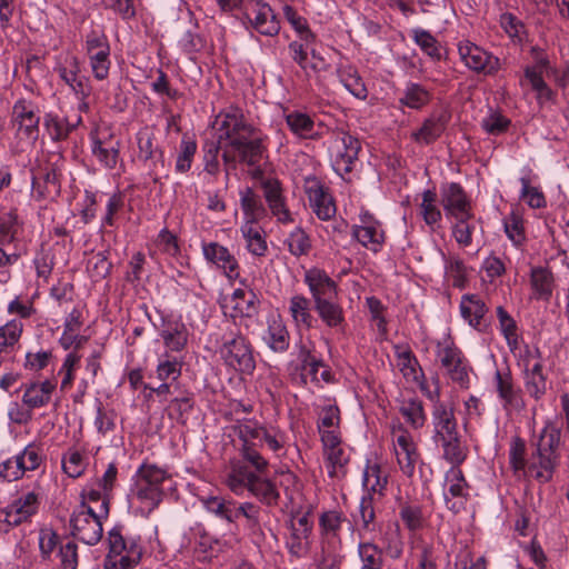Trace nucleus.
<instances>
[{"label":"nucleus","mask_w":569,"mask_h":569,"mask_svg":"<svg viewBox=\"0 0 569 569\" xmlns=\"http://www.w3.org/2000/svg\"><path fill=\"white\" fill-rule=\"evenodd\" d=\"M303 280L309 288L313 305L317 301L338 297L337 282L322 269L311 268L307 270Z\"/></svg>","instance_id":"nucleus-23"},{"label":"nucleus","mask_w":569,"mask_h":569,"mask_svg":"<svg viewBox=\"0 0 569 569\" xmlns=\"http://www.w3.org/2000/svg\"><path fill=\"white\" fill-rule=\"evenodd\" d=\"M303 187L310 207L319 219L326 221L335 217L337 209L333 198L317 177H307Z\"/></svg>","instance_id":"nucleus-16"},{"label":"nucleus","mask_w":569,"mask_h":569,"mask_svg":"<svg viewBox=\"0 0 569 569\" xmlns=\"http://www.w3.org/2000/svg\"><path fill=\"white\" fill-rule=\"evenodd\" d=\"M360 222L352 227L353 238L369 250L378 252L385 239L380 223L368 213L360 217Z\"/></svg>","instance_id":"nucleus-24"},{"label":"nucleus","mask_w":569,"mask_h":569,"mask_svg":"<svg viewBox=\"0 0 569 569\" xmlns=\"http://www.w3.org/2000/svg\"><path fill=\"white\" fill-rule=\"evenodd\" d=\"M289 313L298 330H310L316 323L312 315V301L303 295H295L289 300Z\"/></svg>","instance_id":"nucleus-31"},{"label":"nucleus","mask_w":569,"mask_h":569,"mask_svg":"<svg viewBox=\"0 0 569 569\" xmlns=\"http://www.w3.org/2000/svg\"><path fill=\"white\" fill-rule=\"evenodd\" d=\"M138 160L148 168L149 174L154 182L160 179L161 170L164 168L162 149L156 143L154 133L144 128L137 133Z\"/></svg>","instance_id":"nucleus-15"},{"label":"nucleus","mask_w":569,"mask_h":569,"mask_svg":"<svg viewBox=\"0 0 569 569\" xmlns=\"http://www.w3.org/2000/svg\"><path fill=\"white\" fill-rule=\"evenodd\" d=\"M450 121V113L446 110L432 113L427 118L422 126L411 133V138L421 144L435 142L446 130Z\"/></svg>","instance_id":"nucleus-26"},{"label":"nucleus","mask_w":569,"mask_h":569,"mask_svg":"<svg viewBox=\"0 0 569 569\" xmlns=\"http://www.w3.org/2000/svg\"><path fill=\"white\" fill-rule=\"evenodd\" d=\"M109 552L103 569H132L142 557L140 538H124L118 528L109 531Z\"/></svg>","instance_id":"nucleus-6"},{"label":"nucleus","mask_w":569,"mask_h":569,"mask_svg":"<svg viewBox=\"0 0 569 569\" xmlns=\"http://www.w3.org/2000/svg\"><path fill=\"white\" fill-rule=\"evenodd\" d=\"M399 411L405 418L406 422L415 429L421 428L427 420L423 403L418 398H408L401 400Z\"/></svg>","instance_id":"nucleus-45"},{"label":"nucleus","mask_w":569,"mask_h":569,"mask_svg":"<svg viewBox=\"0 0 569 569\" xmlns=\"http://www.w3.org/2000/svg\"><path fill=\"white\" fill-rule=\"evenodd\" d=\"M93 515L90 508L78 507L70 518L72 536L86 545L93 546L100 541L103 533L102 520Z\"/></svg>","instance_id":"nucleus-13"},{"label":"nucleus","mask_w":569,"mask_h":569,"mask_svg":"<svg viewBox=\"0 0 569 569\" xmlns=\"http://www.w3.org/2000/svg\"><path fill=\"white\" fill-rule=\"evenodd\" d=\"M431 92L420 83L409 82L399 98V103L410 109L420 110L431 101Z\"/></svg>","instance_id":"nucleus-39"},{"label":"nucleus","mask_w":569,"mask_h":569,"mask_svg":"<svg viewBox=\"0 0 569 569\" xmlns=\"http://www.w3.org/2000/svg\"><path fill=\"white\" fill-rule=\"evenodd\" d=\"M166 347L171 351H181L188 341V333L183 325H174L163 329L160 333Z\"/></svg>","instance_id":"nucleus-60"},{"label":"nucleus","mask_w":569,"mask_h":569,"mask_svg":"<svg viewBox=\"0 0 569 569\" xmlns=\"http://www.w3.org/2000/svg\"><path fill=\"white\" fill-rule=\"evenodd\" d=\"M313 308L326 327L339 329L345 325V312L338 297L317 301Z\"/></svg>","instance_id":"nucleus-34"},{"label":"nucleus","mask_w":569,"mask_h":569,"mask_svg":"<svg viewBox=\"0 0 569 569\" xmlns=\"http://www.w3.org/2000/svg\"><path fill=\"white\" fill-rule=\"evenodd\" d=\"M86 52L96 79L104 80L110 70V46L107 36L92 30L86 36Z\"/></svg>","instance_id":"nucleus-12"},{"label":"nucleus","mask_w":569,"mask_h":569,"mask_svg":"<svg viewBox=\"0 0 569 569\" xmlns=\"http://www.w3.org/2000/svg\"><path fill=\"white\" fill-rule=\"evenodd\" d=\"M112 263L109 261L107 251H99L92 254L87 261V270L90 277L99 281L110 273Z\"/></svg>","instance_id":"nucleus-62"},{"label":"nucleus","mask_w":569,"mask_h":569,"mask_svg":"<svg viewBox=\"0 0 569 569\" xmlns=\"http://www.w3.org/2000/svg\"><path fill=\"white\" fill-rule=\"evenodd\" d=\"M39 495L30 491L13 500L0 510V531L9 532L11 528L29 522L39 509Z\"/></svg>","instance_id":"nucleus-10"},{"label":"nucleus","mask_w":569,"mask_h":569,"mask_svg":"<svg viewBox=\"0 0 569 569\" xmlns=\"http://www.w3.org/2000/svg\"><path fill=\"white\" fill-rule=\"evenodd\" d=\"M206 510L217 518L226 520L229 523L236 522L237 503L232 499H226L221 496H209L202 498Z\"/></svg>","instance_id":"nucleus-38"},{"label":"nucleus","mask_w":569,"mask_h":569,"mask_svg":"<svg viewBox=\"0 0 569 569\" xmlns=\"http://www.w3.org/2000/svg\"><path fill=\"white\" fill-rule=\"evenodd\" d=\"M241 233L247 241V249L257 257H263L268 250L267 241L261 229L251 221L241 226Z\"/></svg>","instance_id":"nucleus-48"},{"label":"nucleus","mask_w":569,"mask_h":569,"mask_svg":"<svg viewBox=\"0 0 569 569\" xmlns=\"http://www.w3.org/2000/svg\"><path fill=\"white\" fill-rule=\"evenodd\" d=\"M13 121L18 124V130L29 140L36 141L39 137V122L37 106L27 99H19L12 108Z\"/></svg>","instance_id":"nucleus-21"},{"label":"nucleus","mask_w":569,"mask_h":569,"mask_svg":"<svg viewBox=\"0 0 569 569\" xmlns=\"http://www.w3.org/2000/svg\"><path fill=\"white\" fill-rule=\"evenodd\" d=\"M231 305L230 317L236 318H254L259 313L260 300L252 291L236 289L229 299Z\"/></svg>","instance_id":"nucleus-29"},{"label":"nucleus","mask_w":569,"mask_h":569,"mask_svg":"<svg viewBox=\"0 0 569 569\" xmlns=\"http://www.w3.org/2000/svg\"><path fill=\"white\" fill-rule=\"evenodd\" d=\"M171 476L167 469L144 461L136 472L133 497L143 510L150 513L159 507L163 499V485Z\"/></svg>","instance_id":"nucleus-3"},{"label":"nucleus","mask_w":569,"mask_h":569,"mask_svg":"<svg viewBox=\"0 0 569 569\" xmlns=\"http://www.w3.org/2000/svg\"><path fill=\"white\" fill-rule=\"evenodd\" d=\"M54 70L67 86H70L81 77L79 59L70 52L61 53L57 58Z\"/></svg>","instance_id":"nucleus-46"},{"label":"nucleus","mask_w":569,"mask_h":569,"mask_svg":"<svg viewBox=\"0 0 569 569\" xmlns=\"http://www.w3.org/2000/svg\"><path fill=\"white\" fill-rule=\"evenodd\" d=\"M264 475L238 467L233 473H228L226 483L238 496L247 490L261 503L269 507L277 506L280 499L278 487L273 480L266 478Z\"/></svg>","instance_id":"nucleus-5"},{"label":"nucleus","mask_w":569,"mask_h":569,"mask_svg":"<svg viewBox=\"0 0 569 569\" xmlns=\"http://www.w3.org/2000/svg\"><path fill=\"white\" fill-rule=\"evenodd\" d=\"M387 483L388 477L378 463L367 465L362 477V485L367 490L365 495H371L373 498L375 495L382 496Z\"/></svg>","instance_id":"nucleus-41"},{"label":"nucleus","mask_w":569,"mask_h":569,"mask_svg":"<svg viewBox=\"0 0 569 569\" xmlns=\"http://www.w3.org/2000/svg\"><path fill=\"white\" fill-rule=\"evenodd\" d=\"M361 143L358 138L343 130L331 132L328 150L333 170L343 176L352 171L358 161Z\"/></svg>","instance_id":"nucleus-7"},{"label":"nucleus","mask_w":569,"mask_h":569,"mask_svg":"<svg viewBox=\"0 0 569 569\" xmlns=\"http://www.w3.org/2000/svg\"><path fill=\"white\" fill-rule=\"evenodd\" d=\"M218 353L223 363L234 371L251 375L256 369L253 347L239 329L228 328L222 333Z\"/></svg>","instance_id":"nucleus-4"},{"label":"nucleus","mask_w":569,"mask_h":569,"mask_svg":"<svg viewBox=\"0 0 569 569\" xmlns=\"http://www.w3.org/2000/svg\"><path fill=\"white\" fill-rule=\"evenodd\" d=\"M560 428L552 421H547L537 440L532 442L533 450L528 459L526 476L540 485L550 482L560 466Z\"/></svg>","instance_id":"nucleus-2"},{"label":"nucleus","mask_w":569,"mask_h":569,"mask_svg":"<svg viewBox=\"0 0 569 569\" xmlns=\"http://www.w3.org/2000/svg\"><path fill=\"white\" fill-rule=\"evenodd\" d=\"M197 152V142L193 138L183 136L179 147V153L176 160V171L186 173L190 170L194 154Z\"/></svg>","instance_id":"nucleus-59"},{"label":"nucleus","mask_w":569,"mask_h":569,"mask_svg":"<svg viewBox=\"0 0 569 569\" xmlns=\"http://www.w3.org/2000/svg\"><path fill=\"white\" fill-rule=\"evenodd\" d=\"M487 310L485 302L478 296L467 295L462 297L460 303L461 316L470 326L478 328Z\"/></svg>","instance_id":"nucleus-42"},{"label":"nucleus","mask_w":569,"mask_h":569,"mask_svg":"<svg viewBox=\"0 0 569 569\" xmlns=\"http://www.w3.org/2000/svg\"><path fill=\"white\" fill-rule=\"evenodd\" d=\"M340 410L336 405H328L321 409L318 420V430L323 440L327 432L339 433Z\"/></svg>","instance_id":"nucleus-57"},{"label":"nucleus","mask_w":569,"mask_h":569,"mask_svg":"<svg viewBox=\"0 0 569 569\" xmlns=\"http://www.w3.org/2000/svg\"><path fill=\"white\" fill-rule=\"evenodd\" d=\"M395 356L398 360V367L406 379L418 382L425 378L419 361L409 347L395 346Z\"/></svg>","instance_id":"nucleus-35"},{"label":"nucleus","mask_w":569,"mask_h":569,"mask_svg":"<svg viewBox=\"0 0 569 569\" xmlns=\"http://www.w3.org/2000/svg\"><path fill=\"white\" fill-rule=\"evenodd\" d=\"M32 192L38 199L60 192V173L53 164L39 166L32 176Z\"/></svg>","instance_id":"nucleus-25"},{"label":"nucleus","mask_w":569,"mask_h":569,"mask_svg":"<svg viewBox=\"0 0 569 569\" xmlns=\"http://www.w3.org/2000/svg\"><path fill=\"white\" fill-rule=\"evenodd\" d=\"M440 198L447 216L452 218L472 217L470 201L459 183L449 182L442 184Z\"/></svg>","instance_id":"nucleus-20"},{"label":"nucleus","mask_w":569,"mask_h":569,"mask_svg":"<svg viewBox=\"0 0 569 569\" xmlns=\"http://www.w3.org/2000/svg\"><path fill=\"white\" fill-rule=\"evenodd\" d=\"M360 533L376 531L375 498L371 495H363L359 503Z\"/></svg>","instance_id":"nucleus-55"},{"label":"nucleus","mask_w":569,"mask_h":569,"mask_svg":"<svg viewBox=\"0 0 569 569\" xmlns=\"http://www.w3.org/2000/svg\"><path fill=\"white\" fill-rule=\"evenodd\" d=\"M526 442L520 437H513L509 448V465L516 476L527 473L528 460Z\"/></svg>","instance_id":"nucleus-51"},{"label":"nucleus","mask_w":569,"mask_h":569,"mask_svg":"<svg viewBox=\"0 0 569 569\" xmlns=\"http://www.w3.org/2000/svg\"><path fill=\"white\" fill-rule=\"evenodd\" d=\"M328 475L331 478L345 477L346 466L349 462V455L341 446L340 433L327 432L321 440Z\"/></svg>","instance_id":"nucleus-17"},{"label":"nucleus","mask_w":569,"mask_h":569,"mask_svg":"<svg viewBox=\"0 0 569 569\" xmlns=\"http://www.w3.org/2000/svg\"><path fill=\"white\" fill-rule=\"evenodd\" d=\"M262 446H246L241 447L240 458L232 460L229 473H233L238 467H243L247 471L266 473L268 471L269 462L260 452Z\"/></svg>","instance_id":"nucleus-30"},{"label":"nucleus","mask_w":569,"mask_h":569,"mask_svg":"<svg viewBox=\"0 0 569 569\" xmlns=\"http://www.w3.org/2000/svg\"><path fill=\"white\" fill-rule=\"evenodd\" d=\"M497 317L501 333L511 351L518 348L517 323L502 306L497 307Z\"/></svg>","instance_id":"nucleus-58"},{"label":"nucleus","mask_w":569,"mask_h":569,"mask_svg":"<svg viewBox=\"0 0 569 569\" xmlns=\"http://www.w3.org/2000/svg\"><path fill=\"white\" fill-rule=\"evenodd\" d=\"M82 501L79 507L90 508L98 518L107 519L109 516V492L90 490L87 496L81 495Z\"/></svg>","instance_id":"nucleus-54"},{"label":"nucleus","mask_w":569,"mask_h":569,"mask_svg":"<svg viewBox=\"0 0 569 569\" xmlns=\"http://www.w3.org/2000/svg\"><path fill=\"white\" fill-rule=\"evenodd\" d=\"M234 431L241 441V447L262 446V437L266 435V428L257 421L244 420L234 427Z\"/></svg>","instance_id":"nucleus-43"},{"label":"nucleus","mask_w":569,"mask_h":569,"mask_svg":"<svg viewBox=\"0 0 569 569\" xmlns=\"http://www.w3.org/2000/svg\"><path fill=\"white\" fill-rule=\"evenodd\" d=\"M263 340L274 352H284L290 343L289 331L280 319H272L268 322Z\"/></svg>","instance_id":"nucleus-40"},{"label":"nucleus","mask_w":569,"mask_h":569,"mask_svg":"<svg viewBox=\"0 0 569 569\" xmlns=\"http://www.w3.org/2000/svg\"><path fill=\"white\" fill-rule=\"evenodd\" d=\"M217 140L223 144L222 159L234 168L236 160L248 166L259 167L267 151L258 130L249 123L241 109L229 107L214 120Z\"/></svg>","instance_id":"nucleus-1"},{"label":"nucleus","mask_w":569,"mask_h":569,"mask_svg":"<svg viewBox=\"0 0 569 569\" xmlns=\"http://www.w3.org/2000/svg\"><path fill=\"white\" fill-rule=\"evenodd\" d=\"M438 196L433 189L422 192V201L420 203V214L429 227H433L441 220V211L437 206Z\"/></svg>","instance_id":"nucleus-53"},{"label":"nucleus","mask_w":569,"mask_h":569,"mask_svg":"<svg viewBox=\"0 0 569 569\" xmlns=\"http://www.w3.org/2000/svg\"><path fill=\"white\" fill-rule=\"evenodd\" d=\"M22 403L29 410L42 408L47 406L56 390V383L49 379L41 382L34 381L23 385Z\"/></svg>","instance_id":"nucleus-28"},{"label":"nucleus","mask_w":569,"mask_h":569,"mask_svg":"<svg viewBox=\"0 0 569 569\" xmlns=\"http://www.w3.org/2000/svg\"><path fill=\"white\" fill-rule=\"evenodd\" d=\"M521 362L525 389L532 399L539 401L547 393V375L543 372V361L539 348L526 346Z\"/></svg>","instance_id":"nucleus-9"},{"label":"nucleus","mask_w":569,"mask_h":569,"mask_svg":"<svg viewBox=\"0 0 569 569\" xmlns=\"http://www.w3.org/2000/svg\"><path fill=\"white\" fill-rule=\"evenodd\" d=\"M530 284L533 297L539 300H549L553 289V276L548 268L535 267L530 273Z\"/></svg>","instance_id":"nucleus-37"},{"label":"nucleus","mask_w":569,"mask_h":569,"mask_svg":"<svg viewBox=\"0 0 569 569\" xmlns=\"http://www.w3.org/2000/svg\"><path fill=\"white\" fill-rule=\"evenodd\" d=\"M244 20L261 36L276 37L280 22L271 7L262 0H248L244 4Z\"/></svg>","instance_id":"nucleus-11"},{"label":"nucleus","mask_w":569,"mask_h":569,"mask_svg":"<svg viewBox=\"0 0 569 569\" xmlns=\"http://www.w3.org/2000/svg\"><path fill=\"white\" fill-rule=\"evenodd\" d=\"M493 380L499 400L506 411H521L526 408L522 391L515 385L509 369L497 370Z\"/></svg>","instance_id":"nucleus-18"},{"label":"nucleus","mask_w":569,"mask_h":569,"mask_svg":"<svg viewBox=\"0 0 569 569\" xmlns=\"http://www.w3.org/2000/svg\"><path fill=\"white\" fill-rule=\"evenodd\" d=\"M436 348V356L450 380L462 389H468L470 385V367L462 351L457 347L451 337L448 336L438 341Z\"/></svg>","instance_id":"nucleus-8"},{"label":"nucleus","mask_w":569,"mask_h":569,"mask_svg":"<svg viewBox=\"0 0 569 569\" xmlns=\"http://www.w3.org/2000/svg\"><path fill=\"white\" fill-rule=\"evenodd\" d=\"M182 360L176 356L164 352L159 357L156 373L161 381L169 379L177 380L181 376Z\"/></svg>","instance_id":"nucleus-52"},{"label":"nucleus","mask_w":569,"mask_h":569,"mask_svg":"<svg viewBox=\"0 0 569 569\" xmlns=\"http://www.w3.org/2000/svg\"><path fill=\"white\" fill-rule=\"evenodd\" d=\"M399 517L410 531H416L423 526L422 508L418 503H400Z\"/></svg>","instance_id":"nucleus-63"},{"label":"nucleus","mask_w":569,"mask_h":569,"mask_svg":"<svg viewBox=\"0 0 569 569\" xmlns=\"http://www.w3.org/2000/svg\"><path fill=\"white\" fill-rule=\"evenodd\" d=\"M433 440L459 433L453 403L431 411Z\"/></svg>","instance_id":"nucleus-32"},{"label":"nucleus","mask_w":569,"mask_h":569,"mask_svg":"<svg viewBox=\"0 0 569 569\" xmlns=\"http://www.w3.org/2000/svg\"><path fill=\"white\" fill-rule=\"evenodd\" d=\"M22 230V222L17 210H10L0 216V243L10 244Z\"/></svg>","instance_id":"nucleus-49"},{"label":"nucleus","mask_w":569,"mask_h":569,"mask_svg":"<svg viewBox=\"0 0 569 569\" xmlns=\"http://www.w3.org/2000/svg\"><path fill=\"white\" fill-rule=\"evenodd\" d=\"M435 442L442 448V457L451 467H460L466 460L468 449L463 445L459 433L438 439Z\"/></svg>","instance_id":"nucleus-36"},{"label":"nucleus","mask_w":569,"mask_h":569,"mask_svg":"<svg viewBox=\"0 0 569 569\" xmlns=\"http://www.w3.org/2000/svg\"><path fill=\"white\" fill-rule=\"evenodd\" d=\"M393 445L400 470L407 477H412L420 455L411 435L407 430L400 429Z\"/></svg>","instance_id":"nucleus-22"},{"label":"nucleus","mask_w":569,"mask_h":569,"mask_svg":"<svg viewBox=\"0 0 569 569\" xmlns=\"http://www.w3.org/2000/svg\"><path fill=\"white\" fill-rule=\"evenodd\" d=\"M289 129L301 139H317L315 121L306 113L293 111L286 116Z\"/></svg>","instance_id":"nucleus-44"},{"label":"nucleus","mask_w":569,"mask_h":569,"mask_svg":"<svg viewBox=\"0 0 569 569\" xmlns=\"http://www.w3.org/2000/svg\"><path fill=\"white\" fill-rule=\"evenodd\" d=\"M458 52L463 64L475 72L495 74L500 69L499 58L469 40L459 42Z\"/></svg>","instance_id":"nucleus-14"},{"label":"nucleus","mask_w":569,"mask_h":569,"mask_svg":"<svg viewBox=\"0 0 569 569\" xmlns=\"http://www.w3.org/2000/svg\"><path fill=\"white\" fill-rule=\"evenodd\" d=\"M92 154L106 168L113 169L119 160L120 141L112 136L92 138Z\"/></svg>","instance_id":"nucleus-33"},{"label":"nucleus","mask_w":569,"mask_h":569,"mask_svg":"<svg viewBox=\"0 0 569 569\" xmlns=\"http://www.w3.org/2000/svg\"><path fill=\"white\" fill-rule=\"evenodd\" d=\"M240 194L241 208L248 218L247 221H251V223H253V221L258 220L263 214L262 202L250 188H246Z\"/></svg>","instance_id":"nucleus-64"},{"label":"nucleus","mask_w":569,"mask_h":569,"mask_svg":"<svg viewBox=\"0 0 569 569\" xmlns=\"http://www.w3.org/2000/svg\"><path fill=\"white\" fill-rule=\"evenodd\" d=\"M260 512V507L252 502H243L237 505L236 521L239 519L240 516H242L246 520V528L251 533L256 535L258 532H261Z\"/></svg>","instance_id":"nucleus-61"},{"label":"nucleus","mask_w":569,"mask_h":569,"mask_svg":"<svg viewBox=\"0 0 569 569\" xmlns=\"http://www.w3.org/2000/svg\"><path fill=\"white\" fill-rule=\"evenodd\" d=\"M202 252L204 258L217 268L222 269L228 278L234 279L239 276L238 261L226 247L218 242L203 243Z\"/></svg>","instance_id":"nucleus-27"},{"label":"nucleus","mask_w":569,"mask_h":569,"mask_svg":"<svg viewBox=\"0 0 569 569\" xmlns=\"http://www.w3.org/2000/svg\"><path fill=\"white\" fill-rule=\"evenodd\" d=\"M361 561L359 569H382V549L371 541H361L357 548Z\"/></svg>","instance_id":"nucleus-47"},{"label":"nucleus","mask_w":569,"mask_h":569,"mask_svg":"<svg viewBox=\"0 0 569 569\" xmlns=\"http://www.w3.org/2000/svg\"><path fill=\"white\" fill-rule=\"evenodd\" d=\"M43 126L53 141L66 140L76 127L74 124L69 123L67 118L59 117L51 112L44 116Z\"/></svg>","instance_id":"nucleus-50"},{"label":"nucleus","mask_w":569,"mask_h":569,"mask_svg":"<svg viewBox=\"0 0 569 569\" xmlns=\"http://www.w3.org/2000/svg\"><path fill=\"white\" fill-rule=\"evenodd\" d=\"M416 44L432 60L440 61L442 58L441 46L439 41L427 30H412Z\"/></svg>","instance_id":"nucleus-56"},{"label":"nucleus","mask_w":569,"mask_h":569,"mask_svg":"<svg viewBox=\"0 0 569 569\" xmlns=\"http://www.w3.org/2000/svg\"><path fill=\"white\" fill-rule=\"evenodd\" d=\"M445 481L448 486L445 492L446 505L449 510L458 513L465 509L469 499V485L460 467H451L446 472Z\"/></svg>","instance_id":"nucleus-19"}]
</instances>
